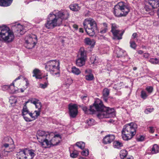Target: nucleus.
<instances>
[{
	"label": "nucleus",
	"mask_w": 159,
	"mask_h": 159,
	"mask_svg": "<svg viewBox=\"0 0 159 159\" xmlns=\"http://www.w3.org/2000/svg\"><path fill=\"white\" fill-rule=\"evenodd\" d=\"M30 102H31V103H33L35 105L37 104V103L39 101V100L36 99H33L31 100H30L29 101Z\"/></svg>",
	"instance_id": "603ef678"
},
{
	"label": "nucleus",
	"mask_w": 159,
	"mask_h": 159,
	"mask_svg": "<svg viewBox=\"0 0 159 159\" xmlns=\"http://www.w3.org/2000/svg\"><path fill=\"white\" fill-rule=\"evenodd\" d=\"M93 106H90L89 108H88L86 106L83 107L82 108L83 111L85 113L88 114H92L94 113L95 110L93 108Z\"/></svg>",
	"instance_id": "a211bd4d"
},
{
	"label": "nucleus",
	"mask_w": 159,
	"mask_h": 159,
	"mask_svg": "<svg viewBox=\"0 0 159 159\" xmlns=\"http://www.w3.org/2000/svg\"><path fill=\"white\" fill-rule=\"evenodd\" d=\"M10 144L5 143L2 144V148L5 152H12L15 147H10Z\"/></svg>",
	"instance_id": "2eb2a0df"
},
{
	"label": "nucleus",
	"mask_w": 159,
	"mask_h": 159,
	"mask_svg": "<svg viewBox=\"0 0 159 159\" xmlns=\"http://www.w3.org/2000/svg\"><path fill=\"white\" fill-rule=\"evenodd\" d=\"M110 90L107 88H105L103 91V98L105 102H107L108 99V96L109 94Z\"/></svg>",
	"instance_id": "4be33fe9"
},
{
	"label": "nucleus",
	"mask_w": 159,
	"mask_h": 159,
	"mask_svg": "<svg viewBox=\"0 0 159 159\" xmlns=\"http://www.w3.org/2000/svg\"><path fill=\"white\" fill-rule=\"evenodd\" d=\"M138 53L139 54H142L143 53V51L142 50H139L138 51Z\"/></svg>",
	"instance_id": "774afa93"
},
{
	"label": "nucleus",
	"mask_w": 159,
	"mask_h": 159,
	"mask_svg": "<svg viewBox=\"0 0 159 159\" xmlns=\"http://www.w3.org/2000/svg\"><path fill=\"white\" fill-rule=\"evenodd\" d=\"M36 137L39 142L43 147V144H45V143L46 142L49 137H50V134L48 132L42 130H39L37 132Z\"/></svg>",
	"instance_id": "0eeeda50"
},
{
	"label": "nucleus",
	"mask_w": 159,
	"mask_h": 159,
	"mask_svg": "<svg viewBox=\"0 0 159 159\" xmlns=\"http://www.w3.org/2000/svg\"><path fill=\"white\" fill-rule=\"evenodd\" d=\"M144 137L143 136H140L139 137L137 138V140L138 141H142L144 140Z\"/></svg>",
	"instance_id": "6e6d98bb"
},
{
	"label": "nucleus",
	"mask_w": 159,
	"mask_h": 159,
	"mask_svg": "<svg viewBox=\"0 0 159 159\" xmlns=\"http://www.w3.org/2000/svg\"><path fill=\"white\" fill-rule=\"evenodd\" d=\"M148 3L153 8L159 7V0H148Z\"/></svg>",
	"instance_id": "aec40b11"
},
{
	"label": "nucleus",
	"mask_w": 159,
	"mask_h": 159,
	"mask_svg": "<svg viewBox=\"0 0 159 159\" xmlns=\"http://www.w3.org/2000/svg\"><path fill=\"white\" fill-rule=\"evenodd\" d=\"M69 7L70 10L74 11H78L80 9V7L77 4H74L70 5Z\"/></svg>",
	"instance_id": "c756f323"
},
{
	"label": "nucleus",
	"mask_w": 159,
	"mask_h": 159,
	"mask_svg": "<svg viewBox=\"0 0 159 159\" xmlns=\"http://www.w3.org/2000/svg\"><path fill=\"white\" fill-rule=\"evenodd\" d=\"M146 89L148 93H151L152 91L153 88L151 86H149L146 88Z\"/></svg>",
	"instance_id": "13d9d810"
},
{
	"label": "nucleus",
	"mask_w": 159,
	"mask_h": 159,
	"mask_svg": "<svg viewBox=\"0 0 159 159\" xmlns=\"http://www.w3.org/2000/svg\"><path fill=\"white\" fill-rule=\"evenodd\" d=\"M80 98L82 100L83 102L84 103L87 102L89 100V98L87 95H85L84 96H81Z\"/></svg>",
	"instance_id": "ea45409f"
},
{
	"label": "nucleus",
	"mask_w": 159,
	"mask_h": 159,
	"mask_svg": "<svg viewBox=\"0 0 159 159\" xmlns=\"http://www.w3.org/2000/svg\"><path fill=\"white\" fill-rule=\"evenodd\" d=\"M149 61L153 64H157L159 62V60L157 58H152L150 59Z\"/></svg>",
	"instance_id": "a19ab883"
},
{
	"label": "nucleus",
	"mask_w": 159,
	"mask_h": 159,
	"mask_svg": "<svg viewBox=\"0 0 159 159\" xmlns=\"http://www.w3.org/2000/svg\"><path fill=\"white\" fill-rule=\"evenodd\" d=\"M86 123L89 125L91 126L95 125V121L94 120L92 119H89L87 121Z\"/></svg>",
	"instance_id": "58836bf2"
},
{
	"label": "nucleus",
	"mask_w": 159,
	"mask_h": 159,
	"mask_svg": "<svg viewBox=\"0 0 159 159\" xmlns=\"http://www.w3.org/2000/svg\"><path fill=\"white\" fill-rule=\"evenodd\" d=\"M83 156H87L89 154V151L88 149H85L83 150L81 153Z\"/></svg>",
	"instance_id": "8fccbe9b"
},
{
	"label": "nucleus",
	"mask_w": 159,
	"mask_h": 159,
	"mask_svg": "<svg viewBox=\"0 0 159 159\" xmlns=\"http://www.w3.org/2000/svg\"><path fill=\"white\" fill-rule=\"evenodd\" d=\"M115 51L117 54V56L118 57H122L123 55L124 52L123 50L118 47L116 48Z\"/></svg>",
	"instance_id": "a878e982"
},
{
	"label": "nucleus",
	"mask_w": 159,
	"mask_h": 159,
	"mask_svg": "<svg viewBox=\"0 0 159 159\" xmlns=\"http://www.w3.org/2000/svg\"><path fill=\"white\" fill-rule=\"evenodd\" d=\"M91 60L92 63L95 64L97 63L96 58V57H93L91 58Z\"/></svg>",
	"instance_id": "864d4df0"
},
{
	"label": "nucleus",
	"mask_w": 159,
	"mask_h": 159,
	"mask_svg": "<svg viewBox=\"0 0 159 159\" xmlns=\"http://www.w3.org/2000/svg\"><path fill=\"white\" fill-rule=\"evenodd\" d=\"M73 27L75 29H77L78 28V26L76 25H73Z\"/></svg>",
	"instance_id": "69168bd1"
},
{
	"label": "nucleus",
	"mask_w": 159,
	"mask_h": 159,
	"mask_svg": "<svg viewBox=\"0 0 159 159\" xmlns=\"http://www.w3.org/2000/svg\"><path fill=\"white\" fill-rule=\"evenodd\" d=\"M70 116L72 118H75L78 113V107L75 104H70L68 105Z\"/></svg>",
	"instance_id": "9b49d317"
},
{
	"label": "nucleus",
	"mask_w": 159,
	"mask_h": 159,
	"mask_svg": "<svg viewBox=\"0 0 159 159\" xmlns=\"http://www.w3.org/2000/svg\"><path fill=\"white\" fill-rule=\"evenodd\" d=\"M137 128V125L133 122L124 126L121 131L123 139L128 140L131 139L136 134Z\"/></svg>",
	"instance_id": "f03ea898"
},
{
	"label": "nucleus",
	"mask_w": 159,
	"mask_h": 159,
	"mask_svg": "<svg viewBox=\"0 0 159 159\" xmlns=\"http://www.w3.org/2000/svg\"><path fill=\"white\" fill-rule=\"evenodd\" d=\"M127 154V151L125 150H122L120 151V155L121 159H124Z\"/></svg>",
	"instance_id": "f704fd0d"
},
{
	"label": "nucleus",
	"mask_w": 159,
	"mask_h": 159,
	"mask_svg": "<svg viewBox=\"0 0 159 159\" xmlns=\"http://www.w3.org/2000/svg\"><path fill=\"white\" fill-rule=\"evenodd\" d=\"M41 111V110H38L34 111V112L36 113V115L35 116V118H37L39 116L40 113Z\"/></svg>",
	"instance_id": "4d7b16f0"
},
{
	"label": "nucleus",
	"mask_w": 159,
	"mask_h": 159,
	"mask_svg": "<svg viewBox=\"0 0 159 159\" xmlns=\"http://www.w3.org/2000/svg\"><path fill=\"white\" fill-rule=\"evenodd\" d=\"M153 110L154 108H148L145 110V113L148 114L152 111Z\"/></svg>",
	"instance_id": "5fc2aeb1"
},
{
	"label": "nucleus",
	"mask_w": 159,
	"mask_h": 159,
	"mask_svg": "<svg viewBox=\"0 0 159 159\" xmlns=\"http://www.w3.org/2000/svg\"><path fill=\"white\" fill-rule=\"evenodd\" d=\"M106 109L104 110L103 112H102L100 115L103 118H108L114 117L115 116V110L113 108H110L106 107Z\"/></svg>",
	"instance_id": "9d476101"
},
{
	"label": "nucleus",
	"mask_w": 159,
	"mask_h": 159,
	"mask_svg": "<svg viewBox=\"0 0 159 159\" xmlns=\"http://www.w3.org/2000/svg\"><path fill=\"white\" fill-rule=\"evenodd\" d=\"M83 25L86 32L90 36H93L95 32H98L96 23L91 18H87L85 19Z\"/></svg>",
	"instance_id": "7ed1b4c3"
},
{
	"label": "nucleus",
	"mask_w": 159,
	"mask_h": 159,
	"mask_svg": "<svg viewBox=\"0 0 159 159\" xmlns=\"http://www.w3.org/2000/svg\"><path fill=\"white\" fill-rule=\"evenodd\" d=\"M59 62L56 60H50L45 64V68L47 71L53 75L59 74Z\"/></svg>",
	"instance_id": "423d86ee"
},
{
	"label": "nucleus",
	"mask_w": 159,
	"mask_h": 159,
	"mask_svg": "<svg viewBox=\"0 0 159 159\" xmlns=\"http://www.w3.org/2000/svg\"><path fill=\"white\" fill-rule=\"evenodd\" d=\"M79 53V58L86 59V51L84 50V48L81 47L80 48Z\"/></svg>",
	"instance_id": "412c9836"
},
{
	"label": "nucleus",
	"mask_w": 159,
	"mask_h": 159,
	"mask_svg": "<svg viewBox=\"0 0 159 159\" xmlns=\"http://www.w3.org/2000/svg\"><path fill=\"white\" fill-rule=\"evenodd\" d=\"M37 36L34 34L29 35L25 38V42L26 48L30 49L34 48L36 44L37 41Z\"/></svg>",
	"instance_id": "6e6552de"
},
{
	"label": "nucleus",
	"mask_w": 159,
	"mask_h": 159,
	"mask_svg": "<svg viewBox=\"0 0 159 159\" xmlns=\"http://www.w3.org/2000/svg\"><path fill=\"white\" fill-rule=\"evenodd\" d=\"M34 114V113H32L31 112H30V113H29V115H30V116L32 118H33V120H34L35 119H36V118H35V116H33V114Z\"/></svg>",
	"instance_id": "052dcab7"
},
{
	"label": "nucleus",
	"mask_w": 159,
	"mask_h": 159,
	"mask_svg": "<svg viewBox=\"0 0 159 159\" xmlns=\"http://www.w3.org/2000/svg\"><path fill=\"white\" fill-rule=\"evenodd\" d=\"M113 146L115 148H120L123 146V144L122 143L119 141H116L113 143Z\"/></svg>",
	"instance_id": "4c0bfd02"
},
{
	"label": "nucleus",
	"mask_w": 159,
	"mask_h": 159,
	"mask_svg": "<svg viewBox=\"0 0 159 159\" xmlns=\"http://www.w3.org/2000/svg\"><path fill=\"white\" fill-rule=\"evenodd\" d=\"M13 0H0V6L3 7H7L10 6Z\"/></svg>",
	"instance_id": "5701e85b"
},
{
	"label": "nucleus",
	"mask_w": 159,
	"mask_h": 159,
	"mask_svg": "<svg viewBox=\"0 0 159 159\" xmlns=\"http://www.w3.org/2000/svg\"><path fill=\"white\" fill-rule=\"evenodd\" d=\"M60 142V140L56 137H52V136H51L50 135V137H49L46 142L45 143V144H43V148H47L50 147L51 146H56Z\"/></svg>",
	"instance_id": "1a4fd4ad"
},
{
	"label": "nucleus",
	"mask_w": 159,
	"mask_h": 159,
	"mask_svg": "<svg viewBox=\"0 0 159 159\" xmlns=\"http://www.w3.org/2000/svg\"><path fill=\"white\" fill-rule=\"evenodd\" d=\"M27 152V159H32L35 156V154L34 153V151L32 149L28 150L26 149Z\"/></svg>",
	"instance_id": "393cba45"
},
{
	"label": "nucleus",
	"mask_w": 159,
	"mask_h": 159,
	"mask_svg": "<svg viewBox=\"0 0 159 159\" xmlns=\"http://www.w3.org/2000/svg\"><path fill=\"white\" fill-rule=\"evenodd\" d=\"M85 43L88 45L93 46L94 45L95 42L93 39H90L89 38H86L84 39Z\"/></svg>",
	"instance_id": "bb28decb"
},
{
	"label": "nucleus",
	"mask_w": 159,
	"mask_h": 159,
	"mask_svg": "<svg viewBox=\"0 0 159 159\" xmlns=\"http://www.w3.org/2000/svg\"><path fill=\"white\" fill-rule=\"evenodd\" d=\"M85 79L88 81H91L94 79V76L92 74H90L85 76Z\"/></svg>",
	"instance_id": "79ce46f5"
},
{
	"label": "nucleus",
	"mask_w": 159,
	"mask_h": 159,
	"mask_svg": "<svg viewBox=\"0 0 159 159\" xmlns=\"http://www.w3.org/2000/svg\"><path fill=\"white\" fill-rule=\"evenodd\" d=\"M79 31L80 32L83 33L84 32V29L82 28H80L79 29Z\"/></svg>",
	"instance_id": "338daca9"
},
{
	"label": "nucleus",
	"mask_w": 159,
	"mask_h": 159,
	"mask_svg": "<svg viewBox=\"0 0 159 159\" xmlns=\"http://www.w3.org/2000/svg\"><path fill=\"white\" fill-rule=\"evenodd\" d=\"M158 152H159V147L157 144H154L152 149V154H154Z\"/></svg>",
	"instance_id": "2f4dec72"
},
{
	"label": "nucleus",
	"mask_w": 159,
	"mask_h": 159,
	"mask_svg": "<svg viewBox=\"0 0 159 159\" xmlns=\"http://www.w3.org/2000/svg\"><path fill=\"white\" fill-rule=\"evenodd\" d=\"M85 59L78 58L76 61V64L79 66H82L85 64Z\"/></svg>",
	"instance_id": "cd10ccee"
},
{
	"label": "nucleus",
	"mask_w": 159,
	"mask_h": 159,
	"mask_svg": "<svg viewBox=\"0 0 159 159\" xmlns=\"http://www.w3.org/2000/svg\"><path fill=\"white\" fill-rule=\"evenodd\" d=\"M14 38L13 33L9 27L5 25L0 26V39L9 43L12 42Z\"/></svg>",
	"instance_id": "20e7f679"
},
{
	"label": "nucleus",
	"mask_w": 159,
	"mask_h": 159,
	"mask_svg": "<svg viewBox=\"0 0 159 159\" xmlns=\"http://www.w3.org/2000/svg\"><path fill=\"white\" fill-rule=\"evenodd\" d=\"M29 102V101L25 102V104L23 106V109L22 110V115L23 116L24 119L27 122H30L32 120L30 119L26 116L27 114H29V112L28 110L26 104Z\"/></svg>",
	"instance_id": "f8f14e48"
},
{
	"label": "nucleus",
	"mask_w": 159,
	"mask_h": 159,
	"mask_svg": "<svg viewBox=\"0 0 159 159\" xmlns=\"http://www.w3.org/2000/svg\"><path fill=\"white\" fill-rule=\"evenodd\" d=\"M69 16V13L66 10L61 11L55 14L50 13L48 16L45 26L48 29L59 26L63 21L68 19Z\"/></svg>",
	"instance_id": "f257e3e1"
},
{
	"label": "nucleus",
	"mask_w": 159,
	"mask_h": 159,
	"mask_svg": "<svg viewBox=\"0 0 159 159\" xmlns=\"http://www.w3.org/2000/svg\"><path fill=\"white\" fill-rule=\"evenodd\" d=\"M54 137H56L57 138V139H58V138H60V139H61V137L60 135L58 134L55 135Z\"/></svg>",
	"instance_id": "0e129e2a"
},
{
	"label": "nucleus",
	"mask_w": 159,
	"mask_h": 159,
	"mask_svg": "<svg viewBox=\"0 0 159 159\" xmlns=\"http://www.w3.org/2000/svg\"><path fill=\"white\" fill-rule=\"evenodd\" d=\"M116 32V34H113V39L116 40H120L121 39H122V36L124 32V30H117V31Z\"/></svg>",
	"instance_id": "6ab92c4d"
},
{
	"label": "nucleus",
	"mask_w": 159,
	"mask_h": 159,
	"mask_svg": "<svg viewBox=\"0 0 159 159\" xmlns=\"http://www.w3.org/2000/svg\"><path fill=\"white\" fill-rule=\"evenodd\" d=\"M119 26L117 25L115 23L111 24V31L112 34H115L116 31H117V30H118V28Z\"/></svg>",
	"instance_id": "473e14b6"
},
{
	"label": "nucleus",
	"mask_w": 159,
	"mask_h": 159,
	"mask_svg": "<svg viewBox=\"0 0 159 159\" xmlns=\"http://www.w3.org/2000/svg\"><path fill=\"white\" fill-rule=\"evenodd\" d=\"M78 152L76 150H74L73 152L72 153H70V156L71 157L75 158L78 156Z\"/></svg>",
	"instance_id": "c03bdc74"
},
{
	"label": "nucleus",
	"mask_w": 159,
	"mask_h": 159,
	"mask_svg": "<svg viewBox=\"0 0 159 159\" xmlns=\"http://www.w3.org/2000/svg\"><path fill=\"white\" fill-rule=\"evenodd\" d=\"M149 131L150 133H153L154 132V127H149Z\"/></svg>",
	"instance_id": "bf43d9fd"
},
{
	"label": "nucleus",
	"mask_w": 159,
	"mask_h": 159,
	"mask_svg": "<svg viewBox=\"0 0 159 159\" xmlns=\"http://www.w3.org/2000/svg\"><path fill=\"white\" fill-rule=\"evenodd\" d=\"M103 27L101 28L99 32L102 34H103L106 33L108 30L107 24L106 23H103Z\"/></svg>",
	"instance_id": "7c9ffc66"
},
{
	"label": "nucleus",
	"mask_w": 159,
	"mask_h": 159,
	"mask_svg": "<svg viewBox=\"0 0 159 159\" xmlns=\"http://www.w3.org/2000/svg\"><path fill=\"white\" fill-rule=\"evenodd\" d=\"M141 98L143 99H145L148 96L146 92L143 90H142L141 92Z\"/></svg>",
	"instance_id": "de8ad7c7"
},
{
	"label": "nucleus",
	"mask_w": 159,
	"mask_h": 159,
	"mask_svg": "<svg viewBox=\"0 0 159 159\" xmlns=\"http://www.w3.org/2000/svg\"><path fill=\"white\" fill-rule=\"evenodd\" d=\"M48 81L45 82L44 84H40L39 85V87L40 88L44 89L47 87L48 85Z\"/></svg>",
	"instance_id": "a18cd8bd"
},
{
	"label": "nucleus",
	"mask_w": 159,
	"mask_h": 159,
	"mask_svg": "<svg viewBox=\"0 0 159 159\" xmlns=\"http://www.w3.org/2000/svg\"><path fill=\"white\" fill-rule=\"evenodd\" d=\"M12 28L14 30L15 32L17 33L18 34L22 35L23 34L22 30L23 29V26L20 24L15 25L12 26Z\"/></svg>",
	"instance_id": "f3484780"
},
{
	"label": "nucleus",
	"mask_w": 159,
	"mask_h": 159,
	"mask_svg": "<svg viewBox=\"0 0 159 159\" xmlns=\"http://www.w3.org/2000/svg\"><path fill=\"white\" fill-rule=\"evenodd\" d=\"M35 107L38 110H41L42 107V104L41 102L39 101L36 104Z\"/></svg>",
	"instance_id": "3c124183"
},
{
	"label": "nucleus",
	"mask_w": 159,
	"mask_h": 159,
	"mask_svg": "<svg viewBox=\"0 0 159 159\" xmlns=\"http://www.w3.org/2000/svg\"><path fill=\"white\" fill-rule=\"evenodd\" d=\"M23 77L21 75H20L16 78L13 81V82L12 83V84H11L10 85L8 86V85H4L2 87V89L3 90H4V88H7V89H8L9 88L10 89H11V88H13L14 86V83L16 82V81L17 80H20V79H21V78H22Z\"/></svg>",
	"instance_id": "c85d7f7f"
},
{
	"label": "nucleus",
	"mask_w": 159,
	"mask_h": 159,
	"mask_svg": "<svg viewBox=\"0 0 159 159\" xmlns=\"http://www.w3.org/2000/svg\"><path fill=\"white\" fill-rule=\"evenodd\" d=\"M94 107V108L98 111H101L103 112L104 110L106 109V107L103 105L102 103L100 100L97 102H95L93 106Z\"/></svg>",
	"instance_id": "ddd939ff"
},
{
	"label": "nucleus",
	"mask_w": 159,
	"mask_h": 159,
	"mask_svg": "<svg viewBox=\"0 0 159 159\" xmlns=\"http://www.w3.org/2000/svg\"><path fill=\"white\" fill-rule=\"evenodd\" d=\"M72 80L71 78L67 79L64 84L67 86H69L72 83Z\"/></svg>",
	"instance_id": "37998d69"
},
{
	"label": "nucleus",
	"mask_w": 159,
	"mask_h": 159,
	"mask_svg": "<svg viewBox=\"0 0 159 159\" xmlns=\"http://www.w3.org/2000/svg\"><path fill=\"white\" fill-rule=\"evenodd\" d=\"M132 36L134 39L137 37V34L136 33H135L133 34Z\"/></svg>",
	"instance_id": "e2e57ef3"
},
{
	"label": "nucleus",
	"mask_w": 159,
	"mask_h": 159,
	"mask_svg": "<svg viewBox=\"0 0 159 159\" xmlns=\"http://www.w3.org/2000/svg\"><path fill=\"white\" fill-rule=\"evenodd\" d=\"M5 140L6 141V143L11 144L10 147H15V146L14 145V141L12 138L9 137H7L5 138Z\"/></svg>",
	"instance_id": "72a5a7b5"
},
{
	"label": "nucleus",
	"mask_w": 159,
	"mask_h": 159,
	"mask_svg": "<svg viewBox=\"0 0 159 159\" xmlns=\"http://www.w3.org/2000/svg\"><path fill=\"white\" fill-rule=\"evenodd\" d=\"M115 139V136L114 135L108 134L103 138V143L105 144L110 143L113 141Z\"/></svg>",
	"instance_id": "dca6fc26"
},
{
	"label": "nucleus",
	"mask_w": 159,
	"mask_h": 159,
	"mask_svg": "<svg viewBox=\"0 0 159 159\" xmlns=\"http://www.w3.org/2000/svg\"><path fill=\"white\" fill-rule=\"evenodd\" d=\"M113 13L117 17L126 16L129 11V9L123 2H120L115 6Z\"/></svg>",
	"instance_id": "39448f33"
},
{
	"label": "nucleus",
	"mask_w": 159,
	"mask_h": 159,
	"mask_svg": "<svg viewBox=\"0 0 159 159\" xmlns=\"http://www.w3.org/2000/svg\"><path fill=\"white\" fill-rule=\"evenodd\" d=\"M149 54L148 53H145L144 54L143 56L144 57L147 58L149 56Z\"/></svg>",
	"instance_id": "680f3d73"
},
{
	"label": "nucleus",
	"mask_w": 159,
	"mask_h": 159,
	"mask_svg": "<svg viewBox=\"0 0 159 159\" xmlns=\"http://www.w3.org/2000/svg\"><path fill=\"white\" fill-rule=\"evenodd\" d=\"M130 46L131 48L134 49H136L137 45L134 41L131 40L130 41Z\"/></svg>",
	"instance_id": "49530a36"
},
{
	"label": "nucleus",
	"mask_w": 159,
	"mask_h": 159,
	"mask_svg": "<svg viewBox=\"0 0 159 159\" xmlns=\"http://www.w3.org/2000/svg\"><path fill=\"white\" fill-rule=\"evenodd\" d=\"M71 72L77 75H79L81 73L80 70L75 66H74L72 67Z\"/></svg>",
	"instance_id": "c9c22d12"
},
{
	"label": "nucleus",
	"mask_w": 159,
	"mask_h": 159,
	"mask_svg": "<svg viewBox=\"0 0 159 159\" xmlns=\"http://www.w3.org/2000/svg\"><path fill=\"white\" fill-rule=\"evenodd\" d=\"M144 9L146 11H151L155 8H152L151 6H149L148 5H146L144 7Z\"/></svg>",
	"instance_id": "09e8293b"
},
{
	"label": "nucleus",
	"mask_w": 159,
	"mask_h": 159,
	"mask_svg": "<svg viewBox=\"0 0 159 159\" xmlns=\"http://www.w3.org/2000/svg\"><path fill=\"white\" fill-rule=\"evenodd\" d=\"M75 145L81 149H83L85 147V144L84 142L80 141L77 142Z\"/></svg>",
	"instance_id": "e433bc0d"
},
{
	"label": "nucleus",
	"mask_w": 159,
	"mask_h": 159,
	"mask_svg": "<svg viewBox=\"0 0 159 159\" xmlns=\"http://www.w3.org/2000/svg\"><path fill=\"white\" fill-rule=\"evenodd\" d=\"M33 76L35 77L36 79H41L42 77L40 75V71L38 69H35L33 71Z\"/></svg>",
	"instance_id": "b1692460"
},
{
	"label": "nucleus",
	"mask_w": 159,
	"mask_h": 159,
	"mask_svg": "<svg viewBox=\"0 0 159 159\" xmlns=\"http://www.w3.org/2000/svg\"><path fill=\"white\" fill-rule=\"evenodd\" d=\"M16 155V157L19 159H27L26 149H20Z\"/></svg>",
	"instance_id": "4468645a"
}]
</instances>
